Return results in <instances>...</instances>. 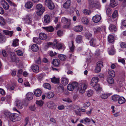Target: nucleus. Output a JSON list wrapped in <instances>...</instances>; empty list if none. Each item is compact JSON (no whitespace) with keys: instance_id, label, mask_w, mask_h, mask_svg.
Returning a JSON list of instances; mask_svg holds the SVG:
<instances>
[{"instance_id":"nucleus-43","label":"nucleus","mask_w":126,"mask_h":126,"mask_svg":"<svg viewBox=\"0 0 126 126\" xmlns=\"http://www.w3.org/2000/svg\"><path fill=\"white\" fill-rule=\"evenodd\" d=\"M93 30L95 34L99 33L101 31V28L98 27H95L94 28Z\"/></svg>"},{"instance_id":"nucleus-36","label":"nucleus","mask_w":126,"mask_h":126,"mask_svg":"<svg viewBox=\"0 0 126 126\" xmlns=\"http://www.w3.org/2000/svg\"><path fill=\"white\" fill-rule=\"evenodd\" d=\"M99 2L98 1L95 2L94 3H93L92 4V7H95V8H99L101 7Z\"/></svg>"},{"instance_id":"nucleus-57","label":"nucleus","mask_w":126,"mask_h":126,"mask_svg":"<svg viewBox=\"0 0 126 126\" xmlns=\"http://www.w3.org/2000/svg\"><path fill=\"white\" fill-rule=\"evenodd\" d=\"M92 86L94 87V88L96 91L100 90L101 89L100 85L98 84H97L95 85L94 86Z\"/></svg>"},{"instance_id":"nucleus-33","label":"nucleus","mask_w":126,"mask_h":126,"mask_svg":"<svg viewBox=\"0 0 126 126\" xmlns=\"http://www.w3.org/2000/svg\"><path fill=\"white\" fill-rule=\"evenodd\" d=\"M16 116L15 114H11L9 116L10 120L13 122H14L16 121Z\"/></svg>"},{"instance_id":"nucleus-63","label":"nucleus","mask_w":126,"mask_h":126,"mask_svg":"<svg viewBox=\"0 0 126 126\" xmlns=\"http://www.w3.org/2000/svg\"><path fill=\"white\" fill-rule=\"evenodd\" d=\"M17 54L19 56H22L23 55V53L22 51L20 50H18L16 51Z\"/></svg>"},{"instance_id":"nucleus-21","label":"nucleus","mask_w":126,"mask_h":126,"mask_svg":"<svg viewBox=\"0 0 126 126\" xmlns=\"http://www.w3.org/2000/svg\"><path fill=\"white\" fill-rule=\"evenodd\" d=\"M39 37L41 40H44L47 37V35L44 33H41L39 34Z\"/></svg>"},{"instance_id":"nucleus-46","label":"nucleus","mask_w":126,"mask_h":126,"mask_svg":"<svg viewBox=\"0 0 126 126\" xmlns=\"http://www.w3.org/2000/svg\"><path fill=\"white\" fill-rule=\"evenodd\" d=\"M11 59L13 62L17 63L19 62V61L18 59V58H16L15 55L12 56L11 57Z\"/></svg>"},{"instance_id":"nucleus-28","label":"nucleus","mask_w":126,"mask_h":126,"mask_svg":"<svg viewBox=\"0 0 126 126\" xmlns=\"http://www.w3.org/2000/svg\"><path fill=\"white\" fill-rule=\"evenodd\" d=\"M33 5V3L31 1H28L25 4L26 8H32Z\"/></svg>"},{"instance_id":"nucleus-5","label":"nucleus","mask_w":126,"mask_h":126,"mask_svg":"<svg viewBox=\"0 0 126 126\" xmlns=\"http://www.w3.org/2000/svg\"><path fill=\"white\" fill-rule=\"evenodd\" d=\"M98 78L97 77H93L91 80V86H94L95 85L98 84Z\"/></svg>"},{"instance_id":"nucleus-14","label":"nucleus","mask_w":126,"mask_h":126,"mask_svg":"<svg viewBox=\"0 0 126 126\" xmlns=\"http://www.w3.org/2000/svg\"><path fill=\"white\" fill-rule=\"evenodd\" d=\"M41 40L37 37H34L33 39V41L38 45L41 44L42 43V41Z\"/></svg>"},{"instance_id":"nucleus-62","label":"nucleus","mask_w":126,"mask_h":126,"mask_svg":"<svg viewBox=\"0 0 126 126\" xmlns=\"http://www.w3.org/2000/svg\"><path fill=\"white\" fill-rule=\"evenodd\" d=\"M90 105V103L89 102H87L84 103L83 105V107L84 108L87 107Z\"/></svg>"},{"instance_id":"nucleus-30","label":"nucleus","mask_w":126,"mask_h":126,"mask_svg":"<svg viewBox=\"0 0 126 126\" xmlns=\"http://www.w3.org/2000/svg\"><path fill=\"white\" fill-rule=\"evenodd\" d=\"M32 69L33 71L35 72H38L39 70L38 66L36 65H33L32 67Z\"/></svg>"},{"instance_id":"nucleus-18","label":"nucleus","mask_w":126,"mask_h":126,"mask_svg":"<svg viewBox=\"0 0 126 126\" xmlns=\"http://www.w3.org/2000/svg\"><path fill=\"white\" fill-rule=\"evenodd\" d=\"M57 44V46L55 48H57L59 50L62 49L63 50L64 49L65 47L63 44L60 43Z\"/></svg>"},{"instance_id":"nucleus-31","label":"nucleus","mask_w":126,"mask_h":126,"mask_svg":"<svg viewBox=\"0 0 126 126\" xmlns=\"http://www.w3.org/2000/svg\"><path fill=\"white\" fill-rule=\"evenodd\" d=\"M114 41V37L113 36L110 35L108 37V41L110 43H112Z\"/></svg>"},{"instance_id":"nucleus-6","label":"nucleus","mask_w":126,"mask_h":126,"mask_svg":"<svg viewBox=\"0 0 126 126\" xmlns=\"http://www.w3.org/2000/svg\"><path fill=\"white\" fill-rule=\"evenodd\" d=\"M15 105L20 109H22L23 107V103L21 101L17 100L15 102Z\"/></svg>"},{"instance_id":"nucleus-32","label":"nucleus","mask_w":126,"mask_h":126,"mask_svg":"<svg viewBox=\"0 0 126 126\" xmlns=\"http://www.w3.org/2000/svg\"><path fill=\"white\" fill-rule=\"evenodd\" d=\"M43 28L47 31L49 32H52L54 29L53 28L52 26L48 27H43Z\"/></svg>"},{"instance_id":"nucleus-15","label":"nucleus","mask_w":126,"mask_h":126,"mask_svg":"<svg viewBox=\"0 0 126 126\" xmlns=\"http://www.w3.org/2000/svg\"><path fill=\"white\" fill-rule=\"evenodd\" d=\"M26 96V99L29 100H30L32 99L33 94L31 92H29L27 93Z\"/></svg>"},{"instance_id":"nucleus-39","label":"nucleus","mask_w":126,"mask_h":126,"mask_svg":"<svg viewBox=\"0 0 126 126\" xmlns=\"http://www.w3.org/2000/svg\"><path fill=\"white\" fill-rule=\"evenodd\" d=\"M5 41V36L0 33V43H3Z\"/></svg>"},{"instance_id":"nucleus-25","label":"nucleus","mask_w":126,"mask_h":126,"mask_svg":"<svg viewBox=\"0 0 126 126\" xmlns=\"http://www.w3.org/2000/svg\"><path fill=\"white\" fill-rule=\"evenodd\" d=\"M126 101V99L124 97L120 96L118 102L119 104H122L125 103Z\"/></svg>"},{"instance_id":"nucleus-56","label":"nucleus","mask_w":126,"mask_h":126,"mask_svg":"<svg viewBox=\"0 0 126 126\" xmlns=\"http://www.w3.org/2000/svg\"><path fill=\"white\" fill-rule=\"evenodd\" d=\"M37 104L39 106H41L44 103L41 100L36 101V102Z\"/></svg>"},{"instance_id":"nucleus-2","label":"nucleus","mask_w":126,"mask_h":126,"mask_svg":"<svg viewBox=\"0 0 126 126\" xmlns=\"http://www.w3.org/2000/svg\"><path fill=\"white\" fill-rule=\"evenodd\" d=\"M78 85V83L76 82H73L69 84L67 86V89L69 91H72L75 89Z\"/></svg>"},{"instance_id":"nucleus-40","label":"nucleus","mask_w":126,"mask_h":126,"mask_svg":"<svg viewBox=\"0 0 126 126\" xmlns=\"http://www.w3.org/2000/svg\"><path fill=\"white\" fill-rule=\"evenodd\" d=\"M53 63L55 66H58L60 63V60L58 59H54Z\"/></svg>"},{"instance_id":"nucleus-52","label":"nucleus","mask_w":126,"mask_h":126,"mask_svg":"<svg viewBox=\"0 0 126 126\" xmlns=\"http://www.w3.org/2000/svg\"><path fill=\"white\" fill-rule=\"evenodd\" d=\"M43 86L46 88L50 90L51 89V86L48 83H45L44 84Z\"/></svg>"},{"instance_id":"nucleus-60","label":"nucleus","mask_w":126,"mask_h":126,"mask_svg":"<svg viewBox=\"0 0 126 126\" xmlns=\"http://www.w3.org/2000/svg\"><path fill=\"white\" fill-rule=\"evenodd\" d=\"M97 66L101 68L103 66V62L102 61H98L97 63Z\"/></svg>"},{"instance_id":"nucleus-58","label":"nucleus","mask_w":126,"mask_h":126,"mask_svg":"<svg viewBox=\"0 0 126 126\" xmlns=\"http://www.w3.org/2000/svg\"><path fill=\"white\" fill-rule=\"evenodd\" d=\"M100 97L103 99H105L108 97V95L107 94H102L100 95Z\"/></svg>"},{"instance_id":"nucleus-13","label":"nucleus","mask_w":126,"mask_h":126,"mask_svg":"<svg viewBox=\"0 0 126 126\" xmlns=\"http://www.w3.org/2000/svg\"><path fill=\"white\" fill-rule=\"evenodd\" d=\"M74 29L75 32H79L82 30L83 27L82 25H79L75 27Z\"/></svg>"},{"instance_id":"nucleus-53","label":"nucleus","mask_w":126,"mask_h":126,"mask_svg":"<svg viewBox=\"0 0 126 126\" xmlns=\"http://www.w3.org/2000/svg\"><path fill=\"white\" fill-rule=\"evenodd\" d=\"M82 37L81 35H78L76 39V42L77 43H79L82 41Z\"/></svg>"},{"instance_id":"nucleus-1","label":"nucleus","mask_w":126,"mask_h":126,"mask_svg":"<svg viewBox=\"0 0 126 126\" xmlns=\"http://www.w3.org/2000/svg\"><path fill=\"white\" fill-rule=\"evenodd\" d=\"M88 83L86 81L82 80L80 81L78 86V90L80 93H83L86 89Z\"/></svg>"},{"instance_id":"nucleus-24","label":"nucleus","mask_w":126,"mask_h":126,"mask_svg":"<svg viewBox=\"0 0 126 126\" xmlns=\"http://www.w3.org/2000/svg\"><path fill=\"white\" fill-rule=\"evenodd\" d=\"M70 20L67 19L65 17H63L61 19L62 22L64 24L67 23L69 24H70Z\"/></svg>"},{"instance_id":"nucleus-61","label":"nucleus","mask_w":126,"mask_h":126,"mask_svg":"<svg viewBox=\"0 0 126 126\" xmlns=\"http://www.w3.org/2000/svg\"><path fill=\"white\" fill-rule=\"evenodd\" d=\"M120 46L121 48H124L126 47V45L124 42H122L121 43Z\"/></svg>"},{"instance_id":"nucleus-54","label":"nucleus","mask_w":126,"mask_h":126,"mask_svg":"<svg viewBox=\"0 0 126 126\" xmlns=\"http://www.w3.org/2000/svg\"><path fill=\"white\" fill-rule=\"evenodd\" d=\"M112 12V10L111 8H107L106 13L108 16H109Z\"/></svg>"},{"instance_id":"nucleus-29","label":"nucleus","mask_w":126,"mask_h":126,"mask_svg":"<svg viewBox=\"0 0 126 126\" xmlns=\"http://www.w3.org/2000/svg\"><path fill=\"white\" fill-rule=\"evenodd\" d=\"M84 35L87 39H89L92 36V34L89 31H87L85 32Z\"/></svg>"},{"instance_id":"nucleus-11","label":"nucleus","mask_w":126,"mask_h":126,"mask_svg":"<svg viewBox=\"0 0 126 126\" xmlns=\"http://www.w3.org/2000/svg\"><path fill=\"white\" fill-rule=\"evenodd\" d=\"M44 23L46 24H48L50 22V17L47 15H45L44 17Z\"/></svg>"},{"instance_id":"nucleus-22","label":"nucleus","mask_w":126,"mask_h":126,"mask_svg":"<svg viewBox=\"0 0 126 126\" xmlns=\"http://www.w3.org/2000/svg\"><path fill=\"white\" fill-rule=\"evenodd\" d=\"M116 0H110V5L112 7H114L118 5V2Z\"/></svg>"},{"instance_id":"nucleus-8","label":"nucleus","mask_w":126,"mask_h":126,"mask_svg":"<svg viewBox=\"0 0 126 126\" xmlns=\"http://www.w3.org/2000/svg\"><path fill=\"white\" fill-rule=\"evenodd\" d=\"M61 83L63 85H66L68 83L69 80L67 78L63 77L61 78Z\"/></svg>"},{"instance_id":"nucleus-51","label":"nucleus","mask_w":126,"mask_h":126,"mask_svg":"<svg viewBox=\"0 0 126 126\" xmlns=\"http://www.w3.org/2000/svg\"><path fill=\"white\" fill-rule=\"evenodd\" d=\"M86 94L88 96L90 97L93 95V91L92 90H90L86 92Z\"/></svg>"},{"instance_id":"nucleus-38","label":"nucleus","mask_w":126,"mask_h":126,"mask_svg":"<svg viewBox=\"0 0 126 126\" xmlns=\"http://www.w3.org/2000/svg\"><path fill=\"white\" fill-rule=\"evenodd\" d=\"M70 5V1L68 0L66 1L63 5V7L64 8H69Z\"/></svg>"},{"instance_id":"nucleus-34","label":"nucleus","mask_w":126,"mask_h":126,"mask_svg":"<svg viewBox=\"0 0 126 126\" xmlns=\"http://www.w3.org/2000/svg\"><path fill=\"white\" fill-rule=\"evenodd\" d=\"M19 40L17 39H16L13 41L12 46L14 47H16L19 45Z\"/></svg>"},{"instance_id":"nucleus-55","label":"nucleus","mask_w":126,"mask_h":126,"mask_svg":"<svg viewBox=\"0 0 126 126\" xmlns=\"http://www.w3.org/2000/svg\"><path fill=\"white\" fill-rule=\"evenodd\" d=\"M84 14L86 15H89L91 13V11L89 10L86 9H84L83 11Z\"/></svg>"},{"instance_id":"nucleus-45","label":"nucleus","mask_w":126,"mask_h":126,"mask_svg":"<svg viewBox=\"0 0 126 126\" xmlns=\"http://www.w3.org/2000/svg\"><path fill=\"white\" fill-rule=\"evenodd\" d=\"M6 22L3 17L0 16V25L1 26L5 25Z\"/></svg>"},{"instance_id":"nucleus-16","label":"nucleus","mask_w":126,"mask_h":126,"mask_svg":"<svg viewBox=\"0 0 126 126\" xmlns=\"http://www.w3.org/2000/svg\"><path fill=\"white\" fill-rule=\"evenodd\" d=\"M69 46L70 49V52H73L74 49L73 41H71L69 42Z\"/></svg>"},{"instance_id":"nucleus-50","label":"nucleus","mask_w":126,"mask_h":126,"mask_svg":"<svg viewBox=\"0 0 126 126\" xmlns=\"http://www.w3.org/2000/svg\"><path fill=\"white\" fill-rule=\"evenodd\" d=\"M108 73L109 75L112 77H114L115 76V72L112 70H109Z\"/></svg>"},{"instance_id":"nucleus-59","label":"nucleus","mask_w":126,"mask_h":126,"mask_svg":"<svg viewBox=\"0 0 126 126\" xmlns=\"http://www.w3.org/2000/svg\"><path fill=\"white\" fill-rule=\"evenodd\" d=\"M101 68L100 67L96 65L95 69V72L96 73H98L99 72L101 71Z\"/></svg>"},{"instance_id":"nucleus-41","label":"nucleus","mask_w":126,"mask_h":126,"mask_svg":"<svg viewBox=\"0 0 126 126\" xmlns=\"http://www.w3.org/2000/svg\"><path fill=\"white\" fill-rule=\"evenodd\" d=\"M81 20L82 22L84 24L87 25L89 22V20L87 18L85 17H82Z\"/></svg>"},{"instance_id":"nucleus-17","label":"nucleus","mask_w":126,"mask_h":126,"mask_svg":"<svg viewBox=\"0 0 126 126\" xmlns=\"http://www.w3.org/2000/svg\"><path fill=\"white\" fill-rule=\"evenodd\" d=\"M97 43V41L96 39L95 38H92L90 41V45L93 47H94L96 45Z\"/></svg>"},{"instance_id":"nucleus-20","label":"nucleus","mask_w":126,"mask_h":126,"mask_svg":"<svg viewBox=\"0 0 126 126\" xmlns=\"http://www.w3.org/2000/svg\"><path fill=\"white\" fill-rule=\"evenodd\" d=\"M42 91L40 89H37L35 90L34 92V94L37 97L40 96L41 94Z\"/></svg>"},{"instance_id":"nucleus-4","label":"nucleus","mask_w":126,"mask_h":126,"mask_svg":"<svg viewBox=\"0 0 126 126\" xmlns=\"http://www.w3.org/2000/svg\"><path fill=\"white\" fill-rule=\"evenodd\" d=\"M45 3L46 5L49 8H54V5L52 2L51 0H45Z\"/></svg>"},{"instance_id":"nucleus-35","label":"nucleus","mask_w":126,"mask_h":126,"mask_svg":"<svg viewBox=\"0 0 126 126\" xmlns=\"http://www.w3.org/2000/svg\"><path fill=\"white\" fill-rule=\"evenodd\" d=\"M118 16V11L117 10H115L113 12L112 15V17L113 19H116Z\"/></svg>"},{"instance_id":"nucleus-27","label":"nucleus","mask_w":126,"mask_h":126,"mask_svg":"<svg viewBox=\"0 0 126 126\" xmlns=\"http://www.w3.org/2000/svg\"><path fill=\"white\" fill-rule=\"evenodd\" d=\"M109 30L111 32H115L116 31V27L114 25L110 24L109 27Z\"/></svg>"},{"instance_id":"nucleus-44","label":"nucleus","mask_w":126,"mask_h":126,"mask_svg":"<svg viewBox=\"0 0 126 126\" xmlns=\"http://www.w3.org/2000/svg\"><path fill=\"white\" fill-rule=\"evenodd\" d=\"M109 54L111 55H114L115 53V51L114 50L113 46H112L111 47V48L109 52Z\"/></svg>"},{"instance_id":"nucleus-64","label":"nucleus","mask_w":126,"mask_h":126,"mask_svg":"<svg viewBox=\"0 0 126 126\" xmlns=\"http://www.w3.org/2000/svg\"><path fill=\"white\" fill-rule=\"evenodd\" d=\"M122 7H126V0H124L121 5Z\"/></svg>"},{"instance_id":"nucleus-12","label":"nucleus","mask_w":126,"mask_h":126,"mask_svg":"<svg viewBox=\"0 0 126 126\" xmlns=\"http://www.w3.org/2000/svg\"><path fill=\"white\" fill-rule=\"evenodd\" d=\"M45 10V8H37L36 13L38 16L42 15Z\"/></svg>"},{"instance_id":"nucleus-26","label":"nucleus","mask_w":126,"mask_h":126,"mask_svg":"<svg viewBox=\"0 0 126 126\" xmlns=\"http://www.w3.org/2000/svg\"><path fill=\"white\" fill-rule=\"evenodd\" d=\"M46 97L48 98H50L53 97L54 95V93L50 92L48 93H46Z\"/></svg>"},{"instance_id":"nucleus-7","label":"nucleus","mask_w":126,"mask_h":126,"mask_svg":"<svg viewBox=\"0 0 126 126\" xmlns=\"http://www.w3.org/2000/svg\"><path fill=\"white\" fill-rule=\"evenodd\" d=\"M57 40L56 39H55L52 43L51 42H49L47 44L48 47L50 46L53 48H55L57 46Z\"/></svg>"},{"instance_id":"nucleus-49","label":"nucleus","mask_w":126,"mask_h":126,"mask_svg":"<svg viewBox=\"0 0 126 126\" xmlns=\"http://www.w3.org/2000/svg\"><path fill=\"white\" fill-rule=\"evenodd\" d=\"M51 82L54 83H57L59 82V79L58 78H56L54 77L53 79H51Z\"/></svg>"},{"instance_id":"nucleus-9","label":"nucleus","mask_w":126,"mask_h":126,"mask_svg":"<svg viewBox=\"0 0 126 126\" xmlns=\"http://www.w3.org/2000/svg\"><path fill=\"white\" fill-rule=\"evenodd\" d=\"M47 107L51 109H55L56 108V105L52 101L48 102L47 103Z\"/></svg>"},{"instance_id":"nucleus-23","label":"nucleus","mask_w":126,"mask_h":126,"mask_svg":"<svg viewBox=\"0 0 126 126\" xmlns=\"http://www.w3.org/2000/svg\"><path fill=\"white\" fill-rule=\"evenodd\" d=\"M3 32L4 34L6 35H9L10 37L12 36L14 32L13 31H9L7 30H4Z\"/></svg>"},{"instance_id":"nucleus-19","label":"nucleus","mask_w":126,"mask_h":126,"mask_svg":"<svg viewBox=\"0 0 126 126\" xmlns=\"http://www.w3.org/2000/svg\"><path fill=\"white\" fill-rule=\"evenodd\" d=\"M32 51L34 52H37L39 49V47L38 45L35 44H33L31 47Z\"/></svg>"},{"instance_id":"nucleus-47","label":"nucleus","mask_w":126,"mask_h":126,"mask_svg":"<svg viewBox=\"0 0 126 126\" xmlns=\"http://www.w3.org/2000/svg\"><path fill=\"white\" fill-rule=\"evenodd\" d=\"M59 58L62 61L65 60L66 58V56L63 54H59L58 55Z\"/></svg>"},{"instance_id":"nucleus-3","label":"nucleus","mask_w":126,"mask_h":126,"mask_svg":"<svg viewBox=\"0 0 126 126\" xmlns=\"http://www.w3.org/2000/svg\"><path fill=\"white\" fill-rule=\"evenodd\" d=\"M22 20L24 21L25 23L31 24L32 21V17L30 15H26V17L23 18Z\"/></svg>"},{"instance_id":"nucleus-37","label":"nucleus","mask_w":126,"mask_h":126,"mask_svg":"<svg viewBox=\"0 0 126 126\" xmlns=\"http://www.w3.org/2000/svg\"><path fill=\"white\" fill-rule=\"evenodd\" d=\"M1 4L3 8H9V6L6 1L3 0L1 1Z\"/></svg>"},{"instance_id":"nucleus-48","label":"nucleus","mask_w":126,"mask_h":126,"mask_svg":"<svg viewBox=\"0 0 126 126\" xmlns=\"http://www.w3.org/2000/svg\"><path fill=\"white\" fill-rule=\"evenodd\" d=\"M107 81L108 83L110 84H113L114 82V79L111 77L108 78L107 79Z\"/></svg>"},{"instance_id":"nucleus-42","label":"nucleus","mask_w":126,"mask_h":126,"mask_svg":"<svg viewBox=\"0 0 126 126\" xmlns=\"http://www.w3.org/2000/svg\"><path fill=\"white\" fill-rule=\"evenodd\" d=\"M119 96L118 95L115 94L112 96V99L114 101H118V100L119 98Z\"/></svg>"},{"instance_id":"nucleus-10","label":"nucleus","mask_w":126,"mask_h":126,"mask_svg":"<svg viewBox=\"0 0 126 126\" xmlns=\"http://www.w3.org/2000/svg\"><path fill=\"white\" fill-rule=\"evenodd\" d=\"M101 19V16L98 15H96L93 16L92 18L93 21L95 23L99 22Z\"/></svg>"}]
</instances>
